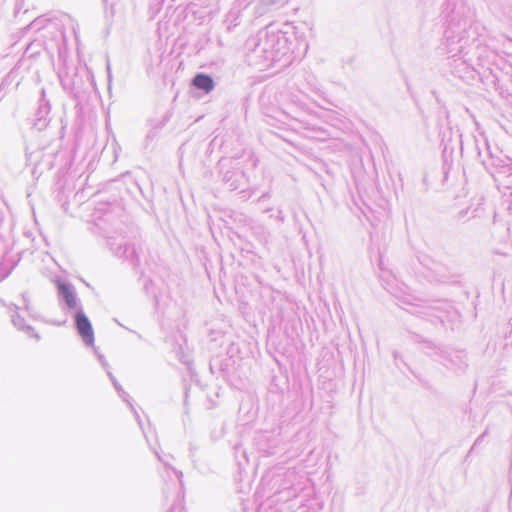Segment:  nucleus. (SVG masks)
Returning a JSON list of instances; mask_svg holds the SVG:
<instances>
[{"instance_id": "1", "label": "nucleus", "mask_w": 512, "mask_h": 512, "mask_svg": "<svg viewBox=\"0 0 512 512\" xmlns=\"http://www.w3.org/2000/svg\"><path fill=\"white\" fill-rule=\"evenodd\" d=\"M246 49L249 64L260 68L277 62H283L285 66L291 61V48L286 33L269 27L249 38Z\"/></svg>"}, {"instance_id": "2", "label": "nucleus", "mask_w": 512, "mask_h": 512, "mask_svg": "<svg viewBox=\"0 0 512 512\" xmlns=\"http://www.w3.org/2000/svg\"><path fill=\"white\" fill-rule=\"evenodd\" d=\"M76 327L85 343L91 345L94 342V332L89 319L82 313L76 315Z\"/></svg>"}, {"instance_id": "3", "label": "nucleus", "mask_w": 512, "mask_h": 512, "mask_svg": "<svg viewBox=\"0 0 512 512\" xmlns=\"http://www.w3.org/2000/svg\"><path fill=\"white\" fill-rule=\"evenodd\" d=\"M193 85L206 93L210 92L214 87L212 78L205 74H197L193 79Z\"/></svg>"}, {"instance_id": "4", "label": "nucleus", "mask_w": 512, "mask_h": 512, "mask_svg": "<svg viewBox=\"0 0 512 512\" xmlns=\"http://www.w3.org/2000/svg\"><path fill=\"white\" fill-rule=\"evenodd\" d=\"M61 289V292L65 298V301L67 303V305L71 308L75 307L76 306V299H75V296L73 294V292L65 285H62L60 287Z\"/></svg>"}, {"instance_id": "5", "label": "nucleus", "mask_w": 512, "mask_h": 512, "mask_svg": "<svg viewBox=\"0 0 512 512\" xmlns=\"http://www.w3.org/2000/svg\"><path fill=\"white\" fill-rule=\"evenodd\" d=\"M498 176H505L508 179L511 178V180H508L505 185L507 188H510L512 186V163L510 165L503 166L500 171L498 172Z\"/></svg>"}, {"instance_id": "6", "label": "nucleus", "mask_w": 512, "mask_h": 512, "mask_svg": "<svg viewBox=\"0 0 512 512\" xmlns=\"http://www.w3.org/2000/svg\"><path fill=\"white\" fill-rule=\"evenodd\" d=\"M448 53L452 56V57H455L457 55V51H455L454 49H449L448 50Z\"/></svg>"}]
</instances>
